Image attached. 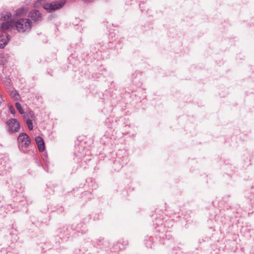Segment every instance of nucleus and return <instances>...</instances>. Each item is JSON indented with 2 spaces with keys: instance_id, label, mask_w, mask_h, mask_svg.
<instances>
[{
  "instance_id": "obj_1",
  "label": "nucleus",
  "mask_w": 254,
  "mask_h": 254,
  "mask_svg": "<svg viewBox=\"0 0 254 254\" xmlns=\"http://www.w3.org/2000/svg\"><path fill=\"white\" fill-rule=\"evenodd\" d=\"M14 29L19 33L29 32L32 29V22L29 18H20L14 19Z\"/></svg>"
},
{
  "instance_id": "obj_2",
  "label": "nucleus",
  "mask_w": 254,
  "mask_h": 254,
  "mask_svg": "<svg viewBox=\"0 0 254 254\" xmlns=\"http://www.w3.org/2000/svg\"><path fill=\"white\" fill-rule=\"evenodd\" d=\"M17 141L19 149L25 153L28 152L29 146L31 143L29 135L25 132L20 133L17 137Z\"/></svg>"
},
{
  "instance_id": "obj_3",
  "label": "nucleus",
  "mask_w": 254,
  "mask_h": 254,
  "mask_svg": "<svg viewBox=\"0 0 254 254\" xmlns=\"http://www.w3.org/2000/svg\"><path fill=\"white\" fill-rule=\"evenodd\" d=\"M66 2V0H55L51 3H46L43 7L49 12H52L62 8Z\"/></svg>"
},
{
  "instance_id": "obj_4",
  "label": "nucleus",
  "mask_w": 254,
  "mask_h": 254,
  "mask_svg": "<svg viewBox=\"0 0 254 254\" xmlns=\"http://www.w3.org/2000/svg\"><path fill=\"white\" fill-rule=\"evenodd\" d=\"M28 17L32 22V26L33 25L38 24L43 19L42 14L37 9L31 10L29 13Z\"/></svg>"
},
{
  "instance_id": "obj_5",
  "label": "nucleus",
  "mask_w": 254,
  "mask_h": 254,
  "mask_svg": "<svg viewBox=\"0 0 254 254\" xmlns=\"http://www.w3.org/2000/svg\"><path fill=\"white\" fill-rule=\"evenodd\" d=\"M8 131L10 133L17 132L20 129V123L15 119H11L7 121Z\"/></svg>"
},
{
  "instance_id": "obj_6",
  "label": "nucleus",
  "mask_w": 254,
  "mask_h": 254,
  "mask_svg": "<svg viewBox=\"0 0 254 254\" xmlns=\"http://www.w3.org/2000/svg\"><path fill=\"white\" fill-rule=\"evenodd\" d=\"M13 23L14 19H10L9 21L2 22L0 25V31L1 33L4 35V33H6V31L14 29Z\"/></svg>"
},
{
  "instance_id": "obj_7",
  "label": "nucleus",
  "mask_w": 254,
  "mask_h": 254,
  "mask_svg": "<svg viewBox=\"0 0 254 254\" xmlns=\"http://www.w3.org/2000/svg\"><path fill=\"white\" fill-rule=\"evenodd\" d=\"M34 117V113L32 111L26 112L23 116V118L26 120V124L29 130H31L33 128V122L32 120Z\"/></svg>"
},
{
  "instance_id": "obj_8",
  "label": "nucleus",
  "mask_w": 254,
  "mask_h": 254,
  "mask_svg": "<svg viewBox=\"0 0 254 254\" xmlns=\"http://www.w3.org/2000/svg\"><path fill=\"white\" fill-rule=\"evenodd\" d=\"M10 36L7 33L0 35V48L3 49L9 41Z\"/></svg>"
},
{
  "instance_id": "obj_9",
  "label": "nucleus",
  "mask_w": 254,
  "mask_h": 254,
  "mask_svg": "<svg viewBox=\"0 0 254 254\" xmlns=\"http://www.w3.org/2000/svg\"><path fill=\"white\" fill-rule=\"evenodd\" d=\"M35 141L40 152H43L45 148V143L43 139L40 136L35 137Z\"/></svg>"
},
{
  "instance_id": "obj_10",
  "label": "nucleus",
  "mask_w": 254,
  "mask_h": 254,
  "mask_svg": "<svg viewBox=\"0 0 254 254\" xmlns=\"http://www.w3.org/2000/svg\"><path fill=\"white\" fill-rule=\"evenodd\" d=\"M0 19L4 22L9 21L12 19V14L9 11H2L0 13Z\"/></svg>"
},
{
  "instance_id": "obj_11",
  "label": "nucleus",
  "mask_w": 254,
  "mask_h": 254,
  "mask_svg": "<svg viewBox=\"0 0 254 254\" xmlns=\"http://www.w3.org/2000/svg\"><path fill=\"white\" fill-rule=\"evenodd\" d=\"M27 9L24 7H21L16 9L15 11L14 15L16 17H20L24 15L27 12Z\"/></svg>"
},
{
  "instance_id": "obj_12",
  "label": "nucleus",
  "mask_w": 254,
  "mask_h": 254,
  "mask_svg": "<svg viewBox=\"0 0 254 254\" xmlns=\"http://www.w3.org/2000/svg\"><path fill=\"white\" fill-rule=\"evenodd\" d=\"M10 96L15 100H18L19 98V94L16 90H12L10 93Z\"/></svg>"
},
{
  "instance_id": "obj_13",
  "label": "nucleus",
  "mask_w": 254,
  "mask_h": 254,
  "mask_svg": "<svg viewBox=\"0 0 254 254\" xmlns=\"http://www.w3.org/2000/svg\"><path fill=\"white\" fill-rule=\"evenodd\" d=\"M15 106L16 107L17 109L18 110L19 112L21 114H24V110H23L21 104L19 102H16L15 104Z\"/></svg>"
},
{
  "instance_id": "obj_14",
  "label": "nucleus",
  "mask_w": 254,
  "mask_h": 254,
  "mask_svg": "<svg viewBox=\"0 0 254 254\" xmlns=\"http://www.w3.org/2000/svg\"><path fill=\"white\" fill-rule=\"evenodd\" d=\"M145 245L148 248H151L152 245V242L151 240H150V241L146 240L145 241Z\"/></svg>"
},
{
  "instance_id": "obj_15",
  "label": "nucleus",
  "mask_w": 254,
  "mask_h": 254,
  "mask_svg": "<svg viewBox=\"0 0 254 254\" xmlns=\"http://www.w3.org/2000/svg\"><path fill=\"white\" fill-rule=\"evenodd\" d=\"M9 110L11 114H15V109L12 106H10L9 107Z\"/></svg>"
},
{
  "instance_id": "obj_16",
  "label": "nucleus",
  "mask_w": 254,
  "mask_h": 254,
  "mask_svg": "<svg viewBox=\"0 0 254 254\" xmlns=\"http://www.w3.org/2000/svg\"><path fill=\"white\" fill-rule=\"evenodd\" d=\"M4 83L6 85H8L9 84H10V79H7L6 81H4Z\"/></svg>"
},
{
  "instance_id": "obj_17",
  "label": "nucleus",
  "mask_w": 254,
  "mask_h": 254,
  "mask_svg": "<svg viewBox=\"0 0 254 254\" xmlns=\"http://www.w3.org/2000/svg\"><path fill=\"white\" fill-rule=\"evenodd\" d=\"M2 101H3V99H2L1 95L0 94V105L2 103Z\"/></svg>"
},
{
  "instance_id": "obj_18",
  "label": "nucleus",
  "mask_w": 254,
  "mask_h": 254,
  "mask_svg": "<svg viewBox=\"0 0 254 254\" xmlns=\"http://www.w3.org/2000/svg\"><path fill=\"white\" fill-rule=\"evenodd\" d=\"M38 165L39 166H40V167H43V166L42 164L41 163H40V162H38Z\"/></svg>"
}]
</instances>
